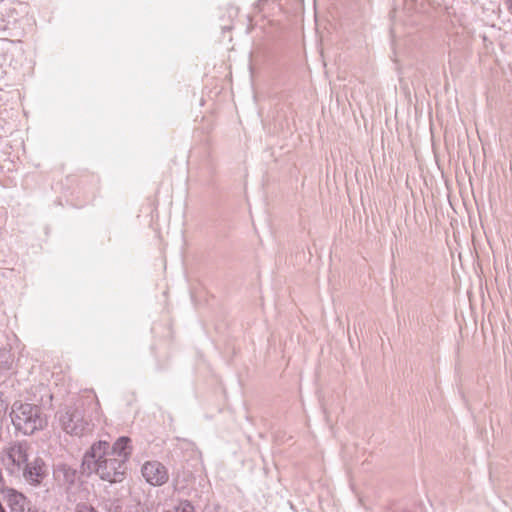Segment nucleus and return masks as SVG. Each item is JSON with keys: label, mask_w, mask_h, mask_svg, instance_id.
<instances>
[{"label": "nucleus", "mask_w": 512, "mask_h": 512, "mask_svg": "<svg viewBox=\"0 0 512 512\" xmlns=\"http://www.w3.org/2000/svg\"><path fill=\"white\" fill-rule=\"evenodd\" d=\"M107 441L94 443L85 453L82 468L89 473L95 472L102 480L110 483L122 482L127 471V463L108 453Z\"/></svg>", "instance_id": "nucleus-1"}, {"label": "nucleus", "mask_w": 512, "mask_h": 512, "mask_svg": "<svg viewBox=\"0 0 512 512\" xmlns=\"http://www.w3.org/2000/svg\"><path fill=\"white\" fill-rule=\"evenodd\" d=\"M173 512H195V508L190 501L182 500Z\"/></svg>", "instance_id": "nucleus-11"}, {"label": "nucleus", "mask_w": 512, "mask_h": 512, "mask_svg": "<svg viewBox=\"0 0 512 512\" xmlns=\"http://www.w3.org/2000/svg\"><path fill=\"white\" fill-rule=\"evenodd\" d=\"M507 10L512 14V0H505Z\"/></svg>", "instance_id": "nucleus-13"}, {"label": "nucleus", "mask_w": 512, "mask_h": 512, "mask_svg": "<svg viewBox=\"0 0 512 512\" xmlns=\"http://www.w3.org/2000/svg\"><path fill=\"white\" fill-rule=\"evenodd\" d=\"M130 438L122 436L108 449V453L118 459H122L127 463L131 453L132 447L130 446Z\"/></svg>", "instance_id": "nucleus-8"}, {"label": "nucleus", "mask_w": 512, "mask_h": 512, "mask_svg": "<svg viewBox=\"0 0 512 512\" xmlns=\"http://www.w3.org/2000/svg\"><path fill=\"white\" fill-rule=\"evenodd\" d=\"M2 500L10 508V512H29V509L35 508L23 493L13 488L4 490Z\"/></svg>", "instance_id": "nucleus-5"}, {"label": "nucleus", "mask_w": 512, "mask_h": 512, "mask_svg": "<svg viewBox=\"0 0 512 512\" xmlns=\"http://www.w3.org/2000/svg\"><path fill=\"white\" fill-rule=\"evenodd\" d=\"M472 238H473V245H474V249L477 251V239H476V234L475 232H473L472 234Z\"/></svg>", "instance_id": "nucleus-14"}, {"label": "nucleus", "mask_w": 512, "mask_h": 512, "mask_svg": "<svg viewBox=\"0 0 512 512\" xmlns=\"http://www.w3.org/2000/svg\"><path fill=\"white\" fill-rule=\"evenodd\" d=\"M75 512H96V509L86 502H79L76 504Z\"/></svg>", "instance_id": "nucleus-12"}, {"label": "nucleus", "mask_w": 512, "mask_h": 512, "mask_svg": "<svg viewBox=\"0 0 512 512\" xmlns=\"http://www.w3.org/2000/svg\"><path fill=\"white\" fill-rule=\"evenodd\" d=\"M21 470L24 479L32 485L40 484L45 476L44 462L40 458L28 462Z\"/></svg>", "instance_id": "nucleus-6"}, {"label": "nucleus", "mask_w": 512, "mask_h": 512, "mask_svg": "<svg viewBox=\"0 0 512 512\" xmlns=\"http://www.w3.org/2000/svg\"><path fill=\"white\" fill-rule=\"evenodd\" d=\"M96 512H98V511L96 510Z\"/></svg>", "instance_id": "nucleus-15"}, {"label": "nucleus", "mask_w": 512, "mask_h": 512, "mask_svg": "<svg viewBox=\"0 0 512 512\" xmlns=\"http://www.w3.org/2000/svg\"><path fill=\"white\" fill-rule=\"evenodd\" d=\"M28 448L26 442H18L9 449L8 457L18 470H21L29 462Z\"/></svg>", "instance_id": "nucleus-7"}, {"label": "nucleus", "mask_w": 512, "mask_h": 512, "mask_svg": "<svg viewBox=\"0 0 512 512\" xmlns=\"http://www.w3.org/2000/svg\"><path fill=\"white\" fill-rule=\"evenodd\" d=\"M144 479L153 486H162L168 479L169 474L167 468L159 461H147L141 468Z\"/></svg>", "instance_id": "nucleus-4"}, {"label": "nucleus", "mask_w": 512, "mask_h": 512, "mask_svg": "<svg viewBox=\"0 0 512 512\" xmlns=\"http://www.w3.org/2000/svg\"><path fill=\"white\" fill-rule=\"evenodd\" d=\"M13 363V358L10 352L6 349H0V364L4 369H10Z\"/></svg>", "instance_id": "nucleus-10"}, {"label": "nucleus", "mask_w": 512, "mask_h": 512, "mask_svg": "<svg viewBox=\"0 0 512 512\" xmlns=\"http://www.w3.org/2000/svg\"><path fill=\"white\" fill-rule=\"evenodd\" d=\"M11 422L16 431L24 435H32L47 425V418L40 405L15 401L9 413Z\"/></svg>", "instance_id": "nucleus-2"}, {"label": "nucleus", "mask_w": 512, "mask_h": 512, "mask_svg": "<svg viewBox=\"0 0 512 512\" xmlns=\"http://www.w3.org/2000/svg\"><path fill=\"white\" fill-rule=\"evenodd\" d=\"M56 479L67 485L72 486L79 479V473L76 468H73L67 464H59L54 470Z\"/></svg>", "instance_id": "nucleus-9"}, {"label": "nucleus", "mask_w": 512, "mask_h": 512, "mask_svg": "<svg viewBox=\"0 0 512 512\" xmlns=\"http://www.w3.org/2000/svg\"><path fill=\"white\" fill-rule=\"evenodd\" d=\"M59 422L62 429L70 435L81 436L89 430V423L80 409L66 406L59 412Z\"/></svg>", "instance_id": "nucleus-3"}]
</instances>
